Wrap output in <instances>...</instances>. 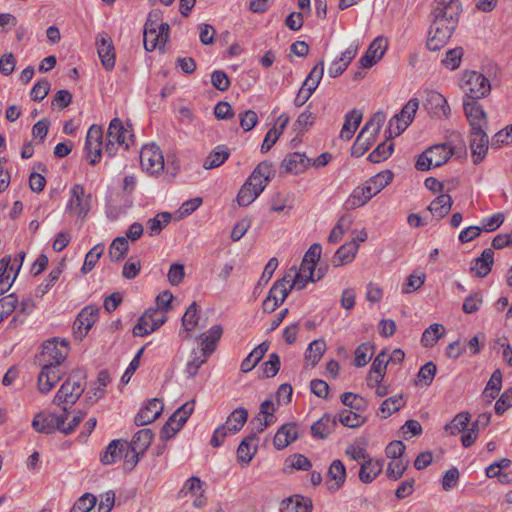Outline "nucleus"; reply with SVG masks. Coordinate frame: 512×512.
I'll return each instance as SVG.
<instances>
[{
	"label": "nucleus",
	"instance_id": "nucleus-1",
	"mask_svg": "<svg viewBox=\"0 0 512 512\" xmlns=\"http://www.w3.org/2000/svg\"><path fill=\"white\" fill-rule=\"evenodd\" d=\"M85 378L81 370L72 371L54 396L53 403L62 407L75 404L85 391Z\"/></svg>",
	"mask_w": 512,
	"mask_h": 512
},
{
	"label": "nucleus",
	"instance_id": "nucleus-2",
	"mask_svg": "<svg viewBox=\"0 0 512 512\" xmlns=\"http://www.w3.org/2000/svg\"><path fill=\"white\" fill-rule=\"evenodd\" d=\"M454 150L447 144H437L426 149L417 159L416 168L426 171L432 167H439L445 164L453 155Z\"/></svg>",
	"mask_w": 512,
	"mask_h": 512
},
{
	"label": "nucleus",
	"instance_id": "nucleus-3",
	"mask_svg": "<svg viewBox=\"0 0 512 512\" xmlns=\"http://www.w3.org/2000/svg\"><path fill=\"white\" fill-rule=\"evenodd\" d=\"M459 87L465 96H487L491 91L489 79L480 72L466 70L459 78Z\"/></svg>",
	"mask_w": 512,
	"mask_h": 512
},
{
	"label": "nucleus",
	"instance_id": "nucleus-4",
	"mask_svg": "<svg viewBox=\"0 0 512 512\" xmlns=\"http://www.w3.org/2000/svg\"><path fill=\"white\" fill-rule=\"evenodd\" d=\"M455 28L456 25L433 17L426 42L427 48L431 51H437L443 48L451 38Z\"/></svg>",
	"mask_w": 512,
	"mask_h": 512
},
{
	"label": "nucleus",
	"instance_id": "nucleus-5",
	"mask_svg": "<svg viewBox=\"0 0 512 512\" xmlns=\"http://www.w3.org/2000/svg\"><path fill=\"white\" fill-rule=\"evenodd\" d=\"M417 98H412L400 111L395 114L389 121L387 128V139L399 136L412 122L418 109Z\"/></svg>",
	"mask_w": 512,
	"mask_h": 512
},
{
	"label": "nucleus",
	"instance_id": "nucleus-6",
	"mask_svg": "<svg viewBox=\"0 0 512 512\" xmlns=\"http://www.w3.org/2000/svg\"><path fill=\"white\" fill-rule=\"evenodd\" d=\"M194 410V400L184 403L179 407L163 425L160 438L168 440L172 438L184 425Z\"/></svg>",
	"mask_w": 512,
	"mask_h": 512
},
{
	"label": "nucleus",
	"instance_id": "nucleus-7",
	"mask_svg": "<svg viewBox=\"0 0 512 512\" xmlns=\"http://www.w3.org/2000/svg\"><path fill=\"white\" fill-rule=\"evenodd\" d=\"M140 164L150 175H158L164 169V156L161 149L154 143L142 147Z\"/></svg>",
	"mask_w": 512,
	"mask_h": 512
},
{
	"label": "nucleus",
	"instance_id": "nucleus-8",
	"mask_svg": "<svg viewBox=\"0 0 512 512\" xmlns=\"http://www.w3.org/2000/svg\"><path fill=\"white\" fill-rule=\"evenodd\" d=\"M166 319L165 314L158 308H150L139 318L133 328V334L140 337L146 336L161 327Z\"/></svg>",
	"mask_w": 512,
	"mask_h": 512
},
{
	"label": "nucleus",
	"instance_id": "nucleus-9",
	"mask_svg": "<svg viewBox=\"0 0 512 512\" xmlns=\"http://www.w3.org/2000/svg\"><path fill=\"white\" fill-rule=\"evenodd\" d=\"M68 352L69 347L67 341L63 340L58 343L56 339L48 340L42 346L39 362L62 364L66 359Z\"/></svg>",
	"mask_w": 512,
	"mask_h": 512
},
{
	"label": "nucleus",
	"instance_id": "nucleus-10",
	"mask_svg": "<svg viewBox=\"0 0 512 512\" xmlns=\"http://www.w3.org/2000/svg\"><path fill=\"white\" fill-rule=\"evenodd\" d=\"M63 411L64 414L59 416L55 414L38 413L32 421L33 428L37 432L45 434L53 433L56 429L60 431V423H64L71 415L66 406L63 407Z\"/></svg>",
	"mask_w": 512,
	"mask_h": 512
},
{
	"label": "nucleus",
	"instance_id": "nucleus-11",
	"mask_svg": "<svg viewBox=\"0 0 512 512\" xmlns=\"http://www.w3.org/2000/svg\"><path fill=\"white\" fill-rule=\"evenodd\" d=\"M42 369L38 376L37 386L41 393L50 392L65 374L59 366L61 364L41 363Z\"/></svg>",
	"mask_w": 512,
	"mask_h": 512
},
{
	"label": "nucleus",
	"instance_id": "nucleus-12",
	"mask_svg": "<svg viewBox=\"0 0 512 512\" xmlns=\"http://www.w3.org/2000/svg\"><path fill=\"white\" fill-rule=\"evenodd\" d=\"M99 308L89 305L82 309L73 323V334L76 339L82 340L98 318Z\"/></svg>",
	"mask_w": 512,
	"mask_h": 512
},
{
	"label": "nucleus",
	"instance_id": "nucleus-13",
	"mask_svg": "<svg viewBox=\"0 0 512 512\" xmlns=\"http://www.w3.org/2000/svg\"><path fill=\"white\" fill-rule=\"evenodd\" d=\"M463 108L471 130L487 128V114L477 98H469L463 103Z\"/></svg>",
	"mask_w": 512,
	"mask_h": 512
},
{
	"label": "nucleus",
	"instance_id": "nucleus-14",
	"mask_svg": "<svg viewBox=\"0 0 512 512\" xmlns=\"http://www.w3.org/2000/svg\"><path fill=\"white\" fill-rule=\"evenodd\" d=\"M204 483L200 478L193 476L189 478L183 488L178 493V499H185L187 496L194 497L193 506L195 508H202L206 505V497L204 495L205 490L203 488Z\"/></svg>",
	"mask_w": 512,
	"mask_h": 512
},
{
	"label": "nucleus",
	"instance_id": "nucleus-15",
	"mask_svg": "<svg viewBox=\"0 0 512 512\" xmlns=\"http://www.w3.org/2000/svg\"><path fill=\"white\" fill-rule=\"evenodd\" d=\"M91 196L85 198L84 188L80 184H75L71 189V198L68 203V210L84 218L90 210Z\"/></svg>",
	"mask_w": 512,
	"mask_h": 512
},
{
	"label": "nucleus",
	"instance_id": "nucleus-16",
	"mask_svg": "<svg viewBox=\"0 0 512 512\" xmlns=\"http://www.w3.org/2000/svg\"><path fill=\"white\" fill-rule=\"evenodd\" d=\"M489 146L488 135L485 129L471 130L470 149L473 156V162L479 164L486 156Z\"/></svg>",
	"mask_w": 512,
	"mask_h": 512
},
{
	"label": "nucleus",
	"instance_id": "nucleus-17",
	"mask_svg": "<svg viewBox=\"0 0 512 512\" xmlns=\"http://www.w3.org/2000/svg\"><path fill=\"white\" fill-rule=\"evenodd\" d=\"M387 49V40L383 36L375 38L369 45L367 51L360 59L361 68L372 67L377 60H380Z\"/></svg>",
	"mask_w": 512,
	"mask_h": 512
},
{
	"label": "nucleus",
	"instance_id": "nucleus-18",
	"mask_svg": "<svg viewBox=\"0 0 512 512\" xmlns=\"http://www.w3.org/2000/svg\"><path fill=\"white\" fill-rule=\"evenodd\" d=\"M101 139H102L101 127H99L97 125H92L87 132L86 143H85L91 165H95L100 159Z\"/></svg>",
	"mask_w": 512,
	"mask_h": 512
},
{
	"label": "nucleus",
	"instance_id": "nucleus-19",
	"mask_svg": "<svg viewBox=\"0 0 512 512\" xmlns=\"http://www.w3.org/2000/svg\"><path fill=\"white\" fill-rule=\"evenodd\" d=\"M96 46L103 66L107 70L112 69L115 65V53L111 38L106 33L98 35Z\"/></svg>",
	"mask_w": 512,
	"mask_h": 512
},
{
	"label": "nucleus",
	"instance_id": "nucleus-20",
	"mask_svg": "<svg viewBox=\"0 0 512 512\" xmlns=\"http://www.w3.org/2000/svg\"><path fill=\"white\" fill-rule=\"evenodd\" d=\"M281 166L285 172L297 175L305 172L311 166V159L303 153L293 152L285 156Z\"/></svg>",
	"mask_w": 512,
	"mask_h": 512
},
{
	"label": "nucleus",
	"instance_id": "nucleus-21",
	"mask_svg": "<svg viewBox=\"0 0 512 512\" xmlns=\"http://www.w3.org/2000/svg\"><path fill=\"white\" fill-rule=\"evenodd\" d=\"M163 411L162 402L154 398L135 416L134 422L137 426H144L155 421Z\"/></svg>",
	"mask_w": 512,
	"mask_h": 512
},
{
	"label": "nucleus",
	"instance_id": "nucleus-22",
	"mask_svg": "<svg viewBox=\"0 0 512 512\" xmlns=\"http://www.w3.org/2000/svg\"><path fill=\"white\" fill-rule=\"evenodd\" d=\"M494 264V251L491 248L483 250L482 254L471 262L470 271L478 278L486 277Z\"/></svg>",
	"mask_w": 512,
	"mask_h": 512
},
{
	"label": "nucleus",
	"instance_id": "nucleus-23",
	"mask_svg": "<svg viewBox=\"0 0 512 512\" xmlns=\"http://www.w3.org/2000/svg\"><path fill=\"white\" fill-rule=\"evenodd\" d=\"M169 24L162 25V29L160 31L156 30H144V48L151 52L155 50L157 47H163L169 39Z\"/></svg>",
	"mask_w": 512,
	"mask_h": 512
},
{
	"label": "nucleus",
	"instance_id": "nucleus-24",
	"mask_svg": "<svg viewBox=\"0 0 512 512\" xmlns=\"http://www.w3.org/2000/svg\"><path fill=\"white\" fill-rule=\"evenodd\" d=\"M357 52L358 45H350L338 59L334 60L330 64L328 68L329 76L335 78L341 75L347 69L350 62L355 58Z\"/></svg>",
	"mask_w": 512,
	"mask_h": 512
},
{
	"label": "nucleus",
	"instance_id": "nucleus-25",
	"mask_svg": "<svg viewBox=\"0 0 512 512\" xmlns=\"http://www.w3.org/2000/svg\"><path fill=\"white\" fill-rule=\"evenodd\" d=\"M462 12V5L460 2H452L451 4L443 5L440 7H433L432 17L446 21L449 24H458L459 16Z\"/></svg>",
	"mask_w": 512,
	"mask_h": 512
},
{
	"label": "nucleus",
	"instance_id": "nucleus-26",
	"mask_svg": "<svg viewBox=\"0 0 512 512\" xmlns=\"http://www.w3.org/2000/svg\"><path fill=\"white\" fill-rule=\"evenodd\" d=\"M393 179V173L389 170L382 171L371 177L363 185V189L371 198L384 189Z\"/></svg>",
	"mask_w": 512,
	"mask_h": 512
},
{
	"label": "nucleus",
	"instance_id": "nucleus-27",
	"mask_svg": "<svg viewBox=\"0 0 512 512\" xmlns=\"http://www.w3.org/2000/svg\"><path fill=\"white\" fill-rule=\"evenodd\" d=\"M288 122L289 116L286 114H281L277 118L275 125L265 135V138L261 146V151L263 153L268 152L271 149V147L277 142L280 135L283 133L285 127L287 126Z\"/></svg>",
	"mask_w": 512,
	"mask_h": 512
},
{
	"label": "nucleus",
	"instance_id": "nucleus-28",
	"mask_svg": "<svg viewBox=\"0 0 512 512\" xmlns=\"http://www.w3.org/2000/svg\"><path fill=\"white\" fill-rule=\"evenodd\" d=\"M129 442L126 440H113L107 446L105 453L101 457V462L105 465L115 463L117 460L124 458L125 452H128Z\"/></svg>",
	"mask_w": 512,
	"mask_h": 512
},
{
	"label": "nucleus",
	"instance_id": "nucleus-29",
	"mask_svg": "<svg viewBox=\"0 0 512 512\" xmlns=\"http://www.w3.org/2000/svg\"><path fill=\"white\" fill-rule=\"evenodd\" d=\"M298 438L297 426L294 423L282 425L276 432L273 443L276 449L281 450Z\"/></svg>",
	"mask_w": 512,
	"mask_h": 512
},
{
	"label": "nucleus",
	"instance_id": "nucleus-30",
	"mask_svg": "<svg viewBox=\"0 0 512 512\" xmlns=\"http://www.w3.org/2000/svg\"><path fill=\"white\" fill-rule=\"evenodd\" d=\"M363 118V112L359 109H353L345 115V121L339 134V138L348 141L350 140L357 128L359 127Z\"/></svg>",
	"mask_w": 512,
	"mask_h": 512
},
{
	"label": "nucleus",
	"instance_id": "nucleus-31",
	"mask_svg": "<svg viewBox=\"0 0 512 512\" xmlns=\"http://www.w3.org/2000/svg\"><path fill=\"white\" fill-rule=\"evenodd\" d=\"M323 73H324V62L320 61L313 67V69L310 71V73L306 77L301 88L299 89L297 96H300L301 94H306V96H311L313 94V92L316 90V88L318 87L320 80L322 79Z\"/></svg>",
	"mask_w": 512,
	"mask_h": 512
},
{
	"label": "nucleus",
	"instance_id": "nucleus-32",
	"mask_svg": "<svg viewBox=\"0 0 512 512\" xmlns=\"http://www.w3.org/2000/svg\"><path fill=\"white\" fill-rule=\"evenodd\" d=\"M337 426V417L330 414H324L317 422L311 426V434L315 438L325 439L331 434Z\"/></svg>",
	"mask_w": 512,
	"mask_h": 512
},
{
	"label": "nucleus",
	"instance_id": "nucleus-33",
	"mask_svg": "<svg viewBox=\"0 0 512 512\" xmlns=\"http://www.w3.org/2000/svg\"><path fill=\"white\" fill-rule=\"evenodd\" d=\"M358 248L359 244L355 240L340 246L332 258L333 265L339 267L351 262L355 258Z\"/></svg>",
	"mask_w": 512,
	"mask_h": 512
},
{
	"label": "nucleus",
	"instance_id": "nucleus-34",
	"mask_svg": "<svg viewBox=\"0 0 512 512\" xmlns=\"http://www.w3.org/2000/svg\"><path fill=\"white\" fill-rule=\"evenodd\" d=\"M223 333L222 327L220 325H215L211 327L208 331V334H201V349L200 354H205L210 356L216 349V344L221 338Z\"/></svg>",
	"mask_w": 512,
	"mask_h": 512
},
{
	"label": "nucleus",
	"instance_id": "nucleus-35",
	"mask_svg": "<svg viewBox=\"0 0 512 512\" xmlns=\"http://www.w3.org/2000/svg\"><path fill=\"white\" fill-rule=\"evenodd\" d=\"M382 468V461H373L370 457H368L360 467L359 479L363 483H370L381 473Z\"/></svg>",
	"mask_w": 512,
	"mask_h": 512
},
{
	"label": "nucleus",
	"instance_id": "nucleus-36",
	"mask_svg": "<svg viewBox=\"0 0 512 512\" xmlns=\"http://www.w3.org/2000/svg\"><path fill=\"white\" fill-rule=\"evenodd\" d=\"M328 477L331 481H334L332 485L328 487L330 491H337L345 482L346 479V468L341 460H334L329 469Z\"/></svg>",
	"mask_w": 512,
	"mask_h": 512
},
{
	"label": "nucleus",
	"instance_id": "nucleus-37",
	"mask_svg": "<svg viewBox=\"0 0 512 512\" xmlns=\"http://www.w3.org/2000/svg\"><path fill=\"white\" fill-rule=\"evenodd\" d=\"M452 198L449 194H440L428 206V210L438 219L444 218L452 208Z\"/></svg>",
	"mask_w": 512,
	"mask_h": 512
},
{
	"label": "nucleus",
	"instance_id": "nucleus-38",
	"mask_svg": "<svg viewBox=\"0 0 512 512\" xmlns=\"http://www.w3.org/2000/svg\"><path fill=\"white\" fill-rule=\"evenodd\" d=\"M247 419L248 411L243 407H239L230 413L223 426H226L227 432L236 433L242 429Z\"/></svg>",
	"mask_w": 512,
	"mask_h": 512
},
{
	"label": "nucleus",
	"instance_id": "nucleus-39",
	"mask_svg": "<svg viewBox=\"0 0 512 512\" xmlns=\"http://www.w3.org/2000/svg\"><path fill=\"white\" fill-rule=\"evenodd\" d=\"M425 108L432 117L437 118H448L451 112L447 98H427Z\"/></svg>",
	"mask_w": 512,
	"mask_h": 512
},
{
	"label": "nucleus",
	"instance_id": "nucleus-40",
	"mask_svg": "<svg viewBox=\"0 0 512 512\" xmlns=\"http://www.w3.org/2000/svg\"><path fill=\"white\" fill-rule=\"evenodd\" d=\"M269 349L268 342H262L256 348H254L250 354L242 361L241 363V371L247 373L251 371L263 358L265 353Z\"/></svg>",
	"mask_w": 512,
	"mask_h": 512
},
{
	"label": "nucleus",
	"instance_id": "nucleus-41",
	"mask_svg": "<svg viewBox=\"0 0 512 512\" xmlns=\"http://www.w3.org/2000/svg\"><path fill=\"white\" fill-rule=\"evenodd\" d=\"M127 133L128 131L124 128L122 121L119 118H114L108 127L107 139L112 146L114 142H117L120 145L125 144L126 147H128L129 144L126 141Z\"/></svg>",
	"mask_w": 512,
	"mask_h": 512
},
{
	"label": "nucleus",
	"instance_id": "nucleus-42",
	"mask_svg": "<svg viewBox=\"0 0 512 512\" xmlns=\"http://www.w3.org/2000/svg\"><path fill=\"white\" fill-rule=\"evenodd\" d=\"M152 439L153 432L151 429H141L134 435L132 441L129 443V449L139 451L144 454V452L150 446Z\"/></svg>",
	"mask_w": 512,
	"mask_h": 512
},
{
	"label": "nucleus",
	"instance_id": "nucleus-43",
	"mask_svg": "<svg viewBox=\"0 0 512 512\" xmlns=\"http://www.w3.org/2000/svg\"><path fill=\"white\" fill-rule=\"evenodd\" d=\"M336 417L337 421H339L343 426L349 428H358L366 421L364 416L351 409H342Z\"/></svg>",
	"mask_w": 512,
	"mask_h": 512
},
{
	"label": "nucleus",
	"instance_id": "nucleus-44",
	"mask_svg": "<svg viewBox=\"0 0 512 512\" xmlns=\"http://www.w3.org/2000/svg\"><path fill=\"white\" fill-rule=\"evenodd\" d=\"M445 328L442 324L430 325L422 334L421 343L424 347H432L444 335Z\"/></svg>",
	"mask_w": 512,
	"mask_h": 512
},
{
	"label": "nucleus",
	"instance_id": "nucleus-45",
	"mask_svg": "<svg viewBox=\"0 0 512 512\" xmlns=\"http://www.w3.org/2000/svg\"><path fill=\"white\" fill-rule=\"evenodd\" d=\"M386 116L382 111H377L372 117L365 123L360 132L377 139L379 131L385 122Z\"/></svg>",
	"mask_w": 512,
	"mask_h": 512
},
{
	"label": "nucleus",
	"instance_id": "nucleus-46",
	"mask_svg": "<svg viewBox=\"0 0 512 512\" xmlns=\"http://www.w3.org/2000/svg\"><path fill=\"white\" fill-rule=\"evenodd\" d=\"M275 406L274 403L270 400H265L260 405V411L259 415H262L264 417V421L262 422L261 419H258L259 425L257 427V432L261 433L270 426L275 421Z\"/></svg>",
	"mask_w": 512,
	"mask_h": 512
},
{
	"label": "nucleus",
	"instance_id": "nucleus-47",
	"mask_svg": "<svg viewBox=\"0 0 512 512\" xmlns=\"http://www.w3.org/2000/svg\"><path fill=\"white\" fill-rule=\"evenodd\" d=\"M371 199L362 186L356 187L344 203L346 210H353L365 205Z\"/></svg>",
	"mask_w": 512,
	"mask_h": 512
},
{
	"label": "nucleus",
	"instance_id": "nucleus-48",
	"mask_svg": "<svg viewBox=\"0 0 512 512\" xmlns=\"http://www.w3.org/2000/svg\"><path fill=\"white\" fill-rule=\"evenodd\" d=\"M405 403L406 400L404 399L403 394H397L385 399L380 406L382 417L386 418L392 413L399 411Z\"/></svg>",
	"mask_w": 512,
	"mask_h": 512
},
{
	"label": "nucleus",
	"instance_id": "nucleus-49",
	"mask_svg": "<svg viewBox=\"0 0 512 512\" xmlns=\"http://www.w3.org/2000/svg\"><path fill=\"white\" fill-rule=\"evenodd\" d=\"M129 244L126 237L120 236L116 237L109 248V255L112 261L120 262L125 258V255L128 251Z\"/></svg>",
	"mask_w": 512,
	"mask_h": 512
},
{
	"label": "nucleus",
	"instance_id": "nucleus-50",
	"mask_svg": "<svg viewBox=\"0 0 512 512\" xmlns=\"http://www.w3.org/2000/svg\"><path fill=\"white\" fill-rule=\"evenodd\" d=\"M375 141V138L364 134V132H359L352 146L351 155L357 158L363 156L365 152L368 151L370 147L375 143Z\"/></svg>",
	"mask_w": 512,
	"mask_h": 512
},
{
	"label": "nucleus",
	"instance_id": "nucleus-51",
	"mask_svg": "<svg viewBox=\"0 0 512 512\" xmlns=\"http://www.w3.org/2000/svg\"><path fill=\"white\" fill-rule=\"evenodd\" d=\"M229 157V152L224 147H217L212 151L203 163V167L206 170L217 168L222 165Z\"/></svg>",
	"mask_w": 512,
	"mask_h": 512
},
{
	"label": "nucleus",
	"instance_id": "nucleus-52",
	"mask_svg": "<svg viewBox=\"0 0 512 512\" xmlns=\"http://www.w3.org/2000/svg\"><path fill=\"white\" fill-rule=\"evenodd\" d=\"M470 414L468 412H461L457 414L452 421L445 426V430L451 435H457L464 432L470 422Z\"/></svg>",
	"mask_w": 512,
	"mask_h": 512
},
{
	"label": "nucleus",
	"instance_id": "nucleus-53",
	"mask_svg": "<svg viewBox=\"0 0 512 512\" xmlns=\"http://www.w3.org/2000/svg\"><path fill=\"white\" fill-rule=\"evenodd\" d=\"M325 350L326 344L324 340H314L309 344L306 350L305 358L311 363L312 366H315L320 361Z\"/></svg>",
	"mask_w": 512,
	"mask_h": 512
},
{
	"label": "nucleus",
	"instance_id": "nucleus-54",
	"mask_svg": "<svg viewBox=\"0 0 512 512\" xmlns=\"http://www.w3.org/2000/svg\"><path fill=\"white\" fill-rule=\"evenodd\" d=\"M171 221V214L168 212H160L154 218L147 222V228L151 236L158 235L164 227Z\"/></svg>",
	"mask_w": 512,
	"mask_h": 512
},
{
	"label": "nucleus",
	"instance_id": "nucleus-55",
	"mask_svg": "<svg viewBox=\"0 0 512 512\" xmlns=\"http://www.w3.org/2000/svg\"><path fill=\"white\" fill-rule=\"evenodd\" d=\"M288 284V276H284L281 280H278L274 283L268 295H270V298H272L274 301L282 304L288 296L289 291H291L289 286L287 287Z\"/></svg>",
	"mask_w": 512,
	"mask_h": 512
},
{
	"label": "nucleus",
	"instance_id": "nucleus-56",
	"mask_svg": "<svg viewBox=\"0 0 512 512\" xmlns=\"http://www.w3.org/2000/svg\"><path fill=\"white\" fill-rule=\"evenodd\" d=\"M389 360L387 359V353L383 350L374 359L371 365L372 373H375V383L379 384L382 382Z\"/></svg>",
	"mask_w": 512,
	"mask_h": 512
},
{
	"label": "nucleus",
	"instance_id": "nucleus-57",
	"mask_svg": "<svg viewBox=\"0 0 512 512\" xmlns=\"http://www.w3.org/2000/svg\"><path fill=\"white\" fill-rule=\"evenodd\" d=\"M312 467L311 461L302 454H294L289 456L285 461V472H289L288 469H296L307 471Z\"/></svg>",
	"mask_w": 512,
	"mask_h": 512
},
{
	"label": "nucleus",
	"instance_id": "nucleus-58",
	"mask_svg": "<svg viewBox=\"0 0 512 512\" xmlns=\"http://www.w3.org/2000/svg\"><path fill=\"white\" fill-rule=\"evenodd\" d=\"M387 138L380 143L368 156V160L373 163H380L386 160L394 150V144H387Z\"/></svg>",
	"mask_w": 512,
	"mask_h": 512
},
{
	"label": "nucleus",
	"instance_id": "nucleus-59",
	"mask_svg": "<svg viewBox=\"0 0 512 512\" xmlns=\"http://www.w3.org/2000/svg\"><path fill=\"white\" fill-rule=\"evenodd\" d=\"M63 272V263L60 262L57 267L53 268L49 273L45 283L39 285L35 291L36 296L42 297L46 294L49 289L55 284V282L59 279L60 275Z\"/></svg>",
	"mask_w": 512,
	"mask_h": 512
},
{
	"label": "nucleus",
	"instance_id": "nucleus-60",
	"mask_svg": "<svg viewBox=\"0 0 512 512\" xmlns=\"http://www.w3.org/2000/svg\"><path fill=\"white\" fill-rule=\"evenodd\" d=\"M103 252V244L95 245L85 256L84 264L81 268L82 273L86 274L90 272L95 267Z\"/></svg>",
	"mask_w": 512,
	"mask_h": 512
},
{
	"label": "nucleus",
	"instance_id": "nucleus-61",
	"mask_svg": "<svg viewBox=\"0 0 512 512\" xmlns=\"http://www.w3.org/2000/svg\"><path fill=\"white\" fill-rule=\"evenodd\" d=\"M341 402L343 405L355 411H363L367 407L366 400L358 394H354L352 392L343 393L341 395Z\"/></svg>",
	"mask_w": 512,
	"mask_h": 512
},
{
	"label": "nucleus",
	"instance_id": "nucleus-62",
	"mask_svg": "<svg viewBox=\"0 0 512 512\" xmlns=\"http://www.w3.org/2000/svg\"><path fill=\"white\" fill-rule=\"evenodd\" d=\"M198 305L193 302L185 311L182 317V325L187 332L194 330L198 326Z\"/></svg>",
	"mask_w": 512,
	"mask_h": 512
},
{
	"label": "nucleus",
	"instance_id": "nucleus-63",
	"mask_svg": "<svg viewBox=\"0 0 512 512\" xmlns=\"http://www.w3.org/2000/svg\"><path fill=\"white\" fill-rule=\"evenodd\" d=\"M254 440V436H249L242 440L237 449V456L240 461L249 463L252 460L253 455L256 452V448H252L250 444Z\"/></svg>",
	"mask_w": 512,
	"mask_h": 512
},
{
	"label": "nucleus",
	"instance_id": "nucleus-64",
	"mask_svg": "<svg viewBox=\"0 0 512 512\" xmlns=\"http://www.w3.org/2000/svg\"><path fill=\"white\" fill-rule=\"evenodd\" d=\"M373 346L370 343H362L355 350V366H365L372 357Z\"/></svg>",
	"mask_w": 512,
	"mask_h": 512
}]
</instances>
